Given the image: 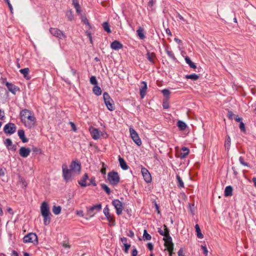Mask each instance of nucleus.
<instances>
[{"instance_id":"obj_44","label":"nucleus","mask_w":256,"mask_h":256,"mask_svg":"<svg viewBox=\"0 0 256 256\" xmlns=\"http://www.w3.org/2000/svg\"><path fill=\"white\" fill-rule=\"evenodd\" d=\"M4 144L6 146V148H9L10 146H12V141L10 138H7L4 140Z\"/></svg>"},{"instance_id":"obj_29","label":"nucleus","mask_w":256,"mask_h":256,"mask_svg":"<svg viewBox=\"0 0 256 256\" xmlns=\"http://www.w3.org/2000/svg\"><path fill=\"white\" fill-rule=\"evenodd\" d=\"M94 94L96 96H100L102 94V90L98 85L94 86L92 88Z\"/></svg>"},{"instance_id":"obj_36","label":"nucleus","mask_w":256,"mask_h":256,"mask_svg":"<svg viewBox=\"0 0 256 256\" xmlns=\"http://www.w3.org/2000/svg\"><path fill=\"white\" fill-rule=\"evenodd\" d=\"M62 208L60 206H54L52 208V212L54 214L58 215L60 213Z\"/></svg>"},{"instance_id":"obj_42","label":"nucleus","mask_w":256,"mask_h":256,"mask_svg":"<svg viewBox=\"0 0 256 256\" xmlns=\"http://www.w3.org/2000/svg\"><path fill=\"white\" fill-rule=\"evenodd\" d=\"M162 93L163 94L164 96L166 98H168L170 94V92L168 89H164L161 91Z\"/></svg>"},{"instance_id":"obj_63","label":"nucleus","mask_w":256,"mask_h":256,"mask_svg":"<svg viewBox=\"0 0 256 256\" xmlns=\"http://www.w3.org/2000/svg\"><path fill=\"white\" fill-rule=\"evenodd\" d=\"M70 124L72 126V130L74 132H76V126L75 124L73 122H70Z\"/></svg>"},{"instance_id":"obj_11","label":"nucleus","mask_w":256,"mask_h":256,"mask_svg":"<svg viewBox=\"0 0 256 256\" xmlns=\"http://www.w3.org/2000/svg\"><path fill=\"white\" fill-rule=\"evenodd\" d=\"M141 172L146 182L147 183L150 182L152 181V177L148 170L146 168L142 167L141 168Z\"/></svg>"},{"instance_id":"obj_57","label":"nucleus","mask_w":256,"mask_h":256,"mask_svg":"<svg viewBox=\"0 0 256 256\" xmlns=\"http://www.w3.org/2000/svg\"><path fill=\"white\" fill-rule=\"evenodd\" d=\"M72 4L74 7H78L80 6L78 0H72Z\"/></svg>"},{"instance_id":"obj_30","label":"nucleus","mask_w":256,"mask_h":256,"mask_svg":"<svg viewBox=\"0 0 256 256\" xmlns=\"http://www.w3.org/2000/svg\"><path fill=\"white\" fill-rule=\"evenodd\" d=\"M50 214H46V215H43L42 216V217L44 218V224L45 225V226H48L50 224Z\"/></svg>"},{"instance_id":"obj_32","label":"nucleus","mask_w":256,"mask_h":256,"mask_svg":"<svg viewBox=\"0 0 256 256\" xmlns=\"http://www.w3.org/2000/svg\"><path fill=\"white\" fill-rule=\"evenodd\" d=\"M176 178L178 182V186L180 188H184V183L179 175L176 176Z\"/></svg>"},{"instance_id":"obj_18","label":"nucleus","mask_w":256,"mask_h":256,"mask_svg":"<svg viewBox=\"0 0 256 256\" xmlns=\"http://www.w3.org/2000/svg\"><path fill=\"white\" fill-rule=\"evenodd\" d=\"M6 85L8 90L14 94L16 92L19 90V88L17 86L12 83L6 82Z\"/></svg>"},{"instance_id":"obj_27","label":"nucleus","mask_w":256,"mask_h":256,"mask_svg":"<svg viewBox=\"0 0 256 256\" xmlns=\"http://www.w3.org/2000/svg\"><path fill=\"white\" fill-rule=\"evenodd\" d=\"M138 36H139L140 40H144L145 38L144 34V30L143 28L140 27L136 30Z\"/></svg>"},{"instance_id":"obj_14","label":"nucleus","mask_w":256,"mask_h":256,"mask_svg":"<svg viewBox=\"0 0 256 256\" xmlns=\"http://www.w3.org/2000/svg\"><path fill=\"white\" fill-rule=\"evenodd\" d=\"M40 213L42 216L51 214L48 205L46 202H44L40 206Z\"/></svg>"},{"instance_id":"obj_23","label":"nucleus","mask_w":256,"mask_h":256,"mask_svg":"<svg viewBox=\"0 0 256 256\" xmlns=\"http://www.w3.org/2000/svg\"><path fill=\"white\" fill-rule=\"evenodd\" d=\"M118 161L120 162V166L121 168L124 170H127L128 168V166L126 162L124 160L121 158L120 156L118 157Z\"/></svg>"},{"instance_id":"obj_58","label":"nucleus","mask_w":256,"mask_h":256,"mask_svg":"<svg viewBox=\"0 0 256 256\" xmlns=\"http://www.w3.org/2000/svg\"><path fill=\"white\" fill-rule=\"evenodd\" d=\"M127 236L130 238H133L134 236V232L132 230H130L128 231Z\"/></svg>"},{"instance_id":"obj_53","label":"nucleus","mask_w":256,"mask_h":256,"mask_svg":"<svg viewBox=\"0 0 256 256\" xmlns=\"http://www.w3.org/2000/svg\"><path fill=\"white\" fill-rule=\"evenodd\" d=\"M82 21L86 25L90 26V23L88 22V20L86 18H82Z\"/></svg>"},{"instance_id":"obj_56","label":"nucleus","mask_w":256,"mask_h":256,"mask_svg":"<svg viewBox=\"0 0 256 256\" xmlns=\"http://www.w3.org/2000/svg\"><path fill=\"white\" fill-rule=\"evenodd\" d=\"M90 182L92 186H96L95 178L94 177H92L90 178Z\"/></svg>"},{"instance_id":"obj_37","label":"nucleus","mask_w":256,"mask_h":256,"mask_svg":"<svg viewBox=\"0 0 256 256\" xmlns=\"http://www.w3.org/2000/svg\"><path fill=\"white\" fill-rule=\"evenodd\" d=\"M102 28L104 29V30L108 33H110L112 32L110 28L109 24L108 22H104L102 24Z\"/></svg>"},{"instance_id":"obj_62","label":"nucleus","mask_w":256,"mask_h":256,"mask_svg":"<svg viewBox=\"0 0 256 256\" xmlns=\"http://www.w3.org/2000/svg\"><path fill=\"white\" fill-rule=\"evenodd\" d=\"M120 240L123 243L124 245V244H127V238H122Z\"/></svg>"},{"instance_id":"obj_41","label":"nucleus","mask_w":256,"mask_h":256,"mask_svg":"<svg viewBox=\"0 0 256 256\" xmlns=\"http://www.w3.org/2000/svg\"><path fill=\"white\" fill-rule=\"evenodd\" d=\"M66 17L68 20L71 21L73 20L74 16L71 10H68L66 12Z\"/></svg>"},{"instance_id":"obj_21","label":"nucleus","mask_w":256,"mask_h":256,"mask_svg":"<svg viewBox=\"0 0 256 256\" xmlns=\"http://www.w3.org/2000/svg\"><path fill=\"white\" fill-rule=\"evenodd\" d=\"M20 72L23 74L24 77L27 80H29L30 77L29 76L30 70L28 68H24L20 70Z\"/></svg>"},{"instance_id":"obj_20","label":"nucleus","mask_w":256,"mask_h":256,"mask_svg":"<svg viewBox=\"0 0 256 256\" xmlns=\"http://www.w3.org/2000/svg\"><path fill=\"white\" fill-rule=\"evenodd\" d=\"M88 178V174L86 173L84 174L82 179L78 181V184L82 187H86L88 186H89L90 184H87L86 182V181Z\"/></svg>"},{"instance_id":"obj_34","label":"nucleus","mask_w":256,"mask_h":256,"mask_svg":"<svg viewBox=\"0 0 256 256\" xmlns=\"http://www.w3.org/2000/svg\"><path fill=\"white\" fill-rule=\"evenodd\" d=\"M195 228H196V231L197 234V236L200 238H202L204 236L200 232V228L198 224H196L195 226Z\"/></svg>"},{"instance_id":"obj_60","label":"nucleus","mask_w":256,"mask_h":256,"mask_svg":"<svg viewBox=\"0 0 256 256\" xmlns=\"http://www.w3.org/2000/svg\"><path fill=\"white\" fill-rule=\"evenodd\" d=\"M5 174V169L1 168H0V176H3Z\"/></svg>"},{"instance_id":"obj_1","label":"nucleus","mask_w":256,"mask_h":256,"mask_svg":"<svg viewBox=\"0 0 256 256\" xmlns=\"http://www.w3.org/2000/svg\"><path fill=\"white\" fill-rule=\"evenodd\" d=\"M81 170V164L78 161L72 160L68 168L66 164L62 165V176L66 182L72 181L76 174H79Z\"/></svg>"},{"instance_id":"obj_38","label":"nucleus","mask_w":256,"mask_h":256,"mask_svg":"<svg viewBox=\"0 0 256 256\" xmlns=\"http://www.w3.org/2000/svg\"><path fill=\"white\" fill-rule=\"evenodd\" d=\"M143 238L144 240H150L152 238L150 235L148 234L146 230L144 231Z\"/></svg>"},{"instance_id":"obj_19","label":"nucleus","mask_w":256,"mask_h":256,"mask_svg":"<svg viewBox=\"0 0 256 256\" xmlns=\"http://www.w3.org/2000/svg\"><path fill=\"white\" fill-rule=\"evenodd\" d=\"M122 44L118 40H114L110 44L111 48L114 50H118L122 48Z\"/></svg>"},{"instance_id":"obj_2","label":"nucleus","mask_w":256,"mask_h":256,"mask_svg":"<svg viewBox=\"0 0 256 256\" xmlns=\"http://www.w3.org/2000/svg\"><path fill=\"white\" fill-rule=\"evenodd\" d=\"M22 122L28 128H34L36 123V118L34 113L27 109L22 110L20 113Z\"/></svg>"},{"instance_id":"obj_10","label":"nucleus","mask_w":256,"mask_h":256,"mask_svg":"<svg viewBox=\"0 0 256 256\" xmlns=\"http://www.w3.org/2000/svg\"><path fill=\"white\" fill-rule=\"evenodd\" d=\"M16 130V126L13 123H8L6 124L4 128V131L5 133L12 134H14Z\"/></svg>"},{"instance_id":"obj_64","label":"nucleus","mask_w":256,"mask_h":256,"mask_svg":"<svg viewBox=\"0 0 256 256\" xmlns=\"http://www.w3.org/2000/svg\"><path fill=\"white\" fill-rule=\"evenodd\" d=\"M11 256H18V253L16 251L13 250L11 254Z\"/></svg>"},{"instance_id":"obj_25","label":"nucleus","mask_w":256,"mask_h":256,"mask_svg":"<svg viewBox=\"0 0 256 256\" xmlns=\"http://www.w3.org/2000/svg\"><path fill=\"white\" fill-rule=\"evenodd\" d=\"M156 56V54L154 52H148L146 54V58L152 64H154V59Z\"/></svg>"},{"instance_id":"obj_55","label":"nucleus","mask_w":256,"mask_h":256,"mask_svg":"<svg viewBox=\"0 0 256 256\" xmlns=\"http://www.w3.org/2000/svg\"><path fill=\"white\" fill-rule=\"evenodd\" d=\"M147 248L150 250H153L154 246L153 244L151 242H149L147 244Z\"/></svg>"},{"instance_id":"obj_12","label":"nucleus","mask_w":256,"mask_h":256,"mask_svg":"<svg viewBox=\"0 0 256 256\" xmlns=\"http://www.w3.org/2000/svg\"><path fill=\"white\" fill-rule=\"evenodd\" d=\"M89 130L93 139L97 140L100 138L102 133L98 129L94 128H90Z\"/></svg>"},{"instance_id":"obj_47","label":"nucleus","mask_w":256,"mask_h":256,"mask_svg":"<svg viewBox=\"0 0 256 256\" xmlns=\"http://www.w3.org/2000/svg\"><path fill=\"white\" fill-rule=\"evenodd\" d=\"M124 252L128 254V249L130 248V244H124Z\"/></svg>"},{"instance_id":"obj_31","label":"nucleus","mask_w":256,"mask_h":256,"mask_svg":"<svg viewBox=\"0 0 256 256\" xmlns=\"http://www.w3.org/2000/svg\"><path fill=\"white\" fill-rule=\"evenodd\" d=\"M185 60H186V63L189 65L190 68H194V69L196 68V65L195 64H194V62H192V60H190V58H188V56H186L185 58Z\"/></svg>"},{"instance_id":"obj_17","label":"nucleus","mask_w":256,"mask_h":256,"mask_svg":"<svg viewBox=\"0 0 256 256\" xmlns=\"http://www.w3.org/2000/svg\"><path fill=\"white\" fill-rule=\"evenodd\" d=\"M30 152V150L26 147H22L19 150L20 155L22 158L28 157Z\"/></svg>"},{"instance_id":"obj_61","label":"nucleus","mask_w":256,"mask_h":256,"mask_svg":"<svg viewBox=\"0 0 256 256\" xmlns=\"http://www.w3.org/2000/svg\"><path fill=\"white\" fill-rule=\"evenodd\" d=\"M234 120H235L236 121L238 122H242V118L238 117V115L236 116V117L234 118Z\"/></svg>"},{"instance_id":"obj_39","label":"nucleus","mask_w":256,"mask_h":256,"mask_svg":"<svg viewBox=\"0 0 256 256\" xmlns=\"http://www.w3.org/2000/svg\"><path fill=\"white\" fill-rule=\"evenodd\" d=\"M166 53L167 54L168 56L170 58H171L172 59L174 60H176V58H175V56L174 55V54L173 53V52L171 50H168V49H166Z\"/></svg>"},{"instance_id":"obj_26","label":"nucleus","mask_w":256,"mask_h":256,"mask_svg":"<svg viewBox=\"0 0 256 256\" xmlns=\"http://www.w3.org/2000/svg\"><path fill=\"white\" fill-rule=\"evenodd\" d=\"M232 188L230 186H226L224 190V196H232Z\"/></svg>"},{"instance_id":"obj_28","label":"nucleus","mask_w":256,"mask_h":256,"mask_svg":"<svg viewBox=\"0 0 256 256\" xmlns=\"http://www.w3.org/2000/svg\"><path fill=\"white\" fill-rule=\"evenodd\" d=\"M177 126L181 130H186L187 126L186 124L182 120H178V122Z\"/></svg>"},{"instance_id":"obj_24","label":"nucleus","mask_w":256,"mask_h":256,"mask_svg":"<svg viewBox=\"0 0 256 256\" xmlns=\"http://www.w3.org/2000/svg\"><path fill=\"white\" fill-rule=\"evenodd\" d=\"M18 134L20 139L23 142H28V139L25 137L24 132L22 130H19L18 132Z\"/></svg>"},{"instance_id":"obj_51","label":"nucleus","mask_w":256,"mask_h":256,"mask_svg":"<svg viewBox=\"0 0 256 256\" xmlns=\"http://www.w3.org/2000/svg\"><path fill=\"white\" fill-rule=\"evenodd\" d=\"M4 0L7 3L9 8L10 10V12H12V10L13 8H12V4L10 3V0Z\"/></svg>"},{"instance_id":"obj_8","label":"nucleus","mask_w":256,"mask_h":256,"mask_svg":"<svg viewBox=\"0 0 256 256\" xmlns=\"http://www.w3.org/2000/svg\"><path fill=\"white\" fill-rule=\"evenodd\" d=\"M50 32L53 36L56 37L59 39H64L66 38V36L64 34L57 28H50Z\"/></svg>"},{"instance_id":"obj_7","label":"nucleus","mask_w":256,"mask_h":256,"mask_svg":"<svg viewBox=\"0 0 256 256\" xmlns=\"http://www.w3.org/2000/svg\"><path fill=\"white\" fill-rule=\"evenodd\" d=\"M112 204L116 210V214L118 216L121 214L124 210L123 204L119 200L116 199L112 200Z\"/></svg>"},{"instance_id":"obj_4","label":"nucleus","mask_w":256,"mask_h":256,"mask_svg":"<svg viewBox=\"0 0 256 256\" xmlns=\"http://www.w3.org/2000/svg\"><path fill=\"white\" fill-rule=\"evenodd\" d=\"M103 98L108 109L110 111L114 110V107L113 104V100L110 98L108 93L106 92H104L103 94Z\"/></svg>"},{"instance_id":"obj_49","label":"nucleus","mask_w":256,"mask_h":256,"mask_svg":"<svg viewBox=\"0 0 256 256\" xmlns=\"http://www.w3.org/2000/svg\"><path fill=\"white\" fill-rule=\"evenodd\" d=\"M4 112L0 108V120H4Z\"/></svg>"},{"instance_id":"obj_5","label":"nucleus","mask_w":256,"mask_h":256,"mask_svg":"<svg viewBox=\"0 0 256 256\" xmlns=\"http://www.w3.org/2000/svg\"><path fill=\"white\" fill-rule=\"evenodd\" d=\"M102 206L100 204L94 205L87 208V215L89 218H92L98 212L102 210Z\"/></svg>"},{"instance_id":"obj_59","label":"nucleus","mask_w":256,"mask_h":256,"mask_svg":"<svg viewBox=\"0 0 256 256\" xmlns=\"http://www.w3.org/2000/svg\"><path fill=\"white\" fill-rule=\"evenodd\" d=\"M132 256H136L138 254V250L136 248H134L132 250Z\"/></svg>"},{"instance_id":"obj_3","label":"nucleus","mask_w":256,"mask_h":256,"mask_svg":"<svg viewBox=\"0 0 256 256\" xmlns=\"http://www.w3.org/2000/svg\"><path fill=\"white\" fill-rule=\"evenodd\" d=\"M108 180L110 184L114 186H117L120 181V178L118 172H111L108 174Z\"/></svg>"},{"instance_id":"obj_48","label":"nucleus","mask_w":256,"mask_h":256,"mask_svg":"<svg viewBox=\"0 0 256 256\" xmlns=\"http://www.w3.org/2000/svg\"><path fill=\"white\" fill-rule=\"evenodd\" d=\"M162 106L164 109H167L169 108L168 103L167 100L164 101Z\"/></svg>"},{"instance_id":"obj_15","label":"nucleus","mask_w":256,"mask_h":256,"mask_svg":"<svg viewBox=\"0 0 256 256\" xmlns=\"http://www.w3.org/2000/svg\"><path fill=\"white\" fill-rule=\"evenodd\" d=\"M141 84L142 86H140V94L141 97V98H144V96L146 95V92L147 90V84L144 81H142L141 82Z\"/></svg>"},{"instance_id":"obj_43","label":"nucleus","mask_w":256,"mask_h":256,"mask_svg":"<svg viewBox=\"0 0 256 256\" xmlns=\"http://www.w3.org/2000/svg\"><path fill=\"white\" fill-rule=\"evenodd\" d=\"M90 82L94 86L98 85V82L96 76H92L90 78Z\"/></svg>"},{"instance_id":"obj_50","label":"nucleus","mask_w":256,"mask_h":256,"mask_svg":"<svg viewBox=\"0 0 256 256\" xmlns=\"http://www.w3.org/2000/svg\"><path fill=\"white\" fill-rule=\"evenodd\" d=\"M202 250H203L204 254L206 256H207V255H208V250H207L206 247L205 246H202Z\"/></svg>"},{"instance_id":"obj_40","label":"nucleus","mask_w":256,"mask_h":256,"mask_svg":"<svg viewBox=\"0 0 256 256\" xmlns=\"http://www.w3.org/2000/svg\"><path fill=\"white\" fill-rule=\"evenodd\" d=\"M101 187L108 194H110L111 191L110 190V188L106 184H102Z\"/></svg>"},{"instance_id":"obj_16","label":"nucleus","mask_w":256,"mask_h":256,"mask_svg":"<svg viewBox=\"0 0 256 256\" xmlns=\"http://www.w3.org/2000/svg\"><path fill=\"white\" fill-rule=\"evenodd\" d=\"M104 214L107 220L110 222H112V225H114V220L112 216L110 214L109 212V208L108 206H106L104 209Z\"/></svg>"},{"instance_id":"obj_13","label":"nucleus","mask_w":256,"mask_h":256,"mask_svg":"<svg viewBox=\"0 0 256 256\" xmlns=\"http://www.w3.org/2000/svg\"><path fill=\"white\" fill-rule=\"evenodd\" d=\"M165 242V245L168 251L171 252L173 249V244L172 242V238L170 234L164 238Z\"/></svg>"},{"instance_id":"obj_6","label":"nucleus","mask_w":256,"mask_h":256,"mask_svg":"<svg viewBox=\"0 0 256 256\" xmlns=\"http://www.w3.org/2000/svg\"><path fill=\"white\" fill-rule=\"evenodd\" d=\"M129 130L130 137L133 141L138 146H140L142 144V140L140 138L138 134L132 127H130Z\"/></svg>"},{"instance_id":"obj_45","label":"nucleus","mask_w":256,"mask_h":256,"mask_svg":"<svg viewBox=\"0 0 256 256\" xmlns=\"http://www.w3.org/2000/svg\"><path fill=\"white\" fill-rule=\"evenodd\" d=\"M239 162H240V163L241 164H242V165H243L244 166H250L248 163L245 162H244V158L242 156H240L239 158Z\"/></svg>"},{"instance_id":"obj_46","label":"nucleus","mask_w":256,"mask_h":256,"mask_svg":"<svg viewBox=\"0 0 256 256\" xmlns=\"http://www.w3.org/2000/svg\"><path fill=\"white\" fill-rule=\"evenodd\" d=\"M240 128L242 132H246L245 125L242 122H240Z\"/></svg>"},{"instance_id":"obj_33","label":"nucleus","mask_w":256,"mask_h":256,"mask_svg":"<svg viewBox=\"0 0 256 256\" xmlns=\"http://www.w3.org/2000/svg\"><path fill=\"white\" fill-rule=\"evenodd\" d=\"M185 77L186 79H190L193 80H196L199 78V76L195 74L186 75Z\"/></svg>"},{"instance_id":"obj_22","label":"nucleus","mask_w":256,"mask_h":256,"mask_svg":"<svg viewBox=\"0 0 256 256\" xmlns=\"http://www.w3.org/2000/svg\"><path fill=\"white\" fill-rule=\"evenodd\" d=\"M158 232L160 235L164 236V237L169 234V230L166 225L164 226V230L158 228Z\"/></svg>"},{"instance_id":"obj_54","label":"nucleus","mask_w":256,"mask_h":256,"mask_svg":"<svg viewBox=\"0 0 256 256\" xmlns=\"http://www.w3.org/2000/svg\"><path fill=\"white\" fill-rule=\"evenodd\" d=\"M76 214L80 217L84 216V212L82 210H77L76 212Z\"/></svg>"},{"instance_id":"obj_35","label":"nucleus","mask_w":256,"mask_h":256,"mask_svg":"<svg viewBox=\"0 0 256 256\" xmlns=\"http://www.w3.org/2000/svg\"><path fill=\"white\" fill-rule=\"evenodd\" d=\"M182 152L181 153V156L182 158H184L188 155L189 153V150L186 147H183L182 148Z\"/></svg>"},{"instance_id":"obj_52","label":"nucleus","mask_w":256,"mask_h":256,"mask_svg":"<svg viewBox=\"0 0 256 256\" xmlns=\"http://www.w3.org/2000/svg\"><path fill=\"white\" fill-rule=\"evenodd\" d=\"M8 150H10L12 151H16V146L12 144V146H9V148H7Z\"/></svg>"},{"instance_id":"obj_9","label":"nucleus","mask_w":256,"mask_h":256,"mask_svg":"<svg viewBox=\"0 0 256 256\" xmlns=\"http://www.w3.org/2000/svg\"><path fill=\"white\" fill-rule=\"evenodd\" d=\"M23 242L24 243L38 242L37 236L34 233H29L24 237Z\"/></svg>"}]
</instances>
